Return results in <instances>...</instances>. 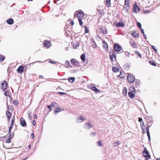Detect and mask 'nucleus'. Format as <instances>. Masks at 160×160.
<instances>
[{"mask_svg":"<svg viewBox=\"0 0 160 160\" xmlns=\"http://www.w3.org/2000/svg\"><path fill=\"white\" fill-rule=\"evenodd\" d=\"M123 68L125 70H128L129 69L130 65L128 63H126L124 65Z\"/></svg>","mask_w":160,"mask_h":160,"instance_id":"22","label":"nucleus"},{"mask_svg":"<svg viewBox=\"0 0 160 160\" xmlns=\"http://www.w3.org/2000/svg\"><path fill=\"white\" fill-rule=\"evenodd\" d=\"M127 88L126 87H124L123 88V90H122V94L124 96H126L127 95Z\"/></svg>","mask_w":160,"mask_h":160,"instance_id":"17","label":"nucleus"},{"mask_svg":"<svg viewBox=\"0 0 160 160\" xmlns=\"http://www.w3.org/2000/svg\"><path fill=\"white\" fill-rule=\"evenodd\" d=\"M124 53L126 56H127L128 57H129L130 55V53L128 52V51H125L124 52Z\"/></svg>","mask_w":160,"mask_h":160,"instance_id":"43","label":"nucleus"},{"mask_svg":"<svg viewBox=\"0 0 160 160\" xmlns=\"http://www.w3.org/2000/svg\"><path fill=\"white\" fill-rule=\"evenodd\" d=\"M12 138V137H8V139L6 140V142L7 143H9L11 142V139Z\"/></svg>","mask_w":160,"mask_h":160,"instance_id":"38","label":"nucleus"},{"mask_svg":"<svg viewBox=\"0 0 160 160\" xmlns=\"http://www.w3.org/2000/svg\"><path fill=\"white\" fill-rule=\"evenodd\" d=\"M100 30H101V32H102V33H104V29H103V28H101Z\"/></svg>","mask_w":160,"mask_h":160,"instance_id":"61","label":"nucleus"},{"mask_svg":"<svg viewBox=\"0 0 160 160\" xmlns=\"http://www.w3.org/2000/svg\"><path fill=\"white\" fill-rule=\"evenodd\" d=\"M77 119H78V122H82L83 121H84L85 120L84 118H82V116L78 117Z\"/></svg>","mask_w":160,"mask_h":160,"instance_id":"18","label":"nucleus"},{"mask_svg":"<svg viewBox=\"0 0 160 160\" xmlns=\"http://www.w3.org/2000/svg\"><path fill=\"white\" fill-rule=\"evenodd\" d=\"M124 78V74L122 73H121V76L120 77V78Z\"/></svg>","mask_w":160,"mask_h":160,"instance_id":"59","label":"nucleus"},{"mask_svg":"<svg viewBox=\"0 0 160 160\" xmlns=\"http://www.w3.org/2000/svg\"><path fill=\"white\" fill-rule=\"evenodd\" d=\"M49 62L52 64H56L57 62H53L51 60H49Z\"/></svg>","mask_w":160,"mask_h":160,"instance_id":"51","label":"nucleus"},{"mask_svg":"<svg viewBox=\"0 0 160 160\" xmlns=\"http://www.w3.org/2000/svg\"><path fill=\"white\" fill-rule=\"evenodd\" d=\"M146 132H149V128L147 127L146 128Z\"/></svg>","mask_w":160,"mask_h":160,"instance_id":"63","label":"nucleus"},{"mask_svg":"<svg viewBox=\"0 0 160 160\" xmlns=\"http://www.w3.org/2000/svg\"><path fill=\"white\" fill-rule=\"evenodd\" d=\"M137 10H138V11H139L140 10V9L139 8L137 4L135 3V5L133 6V12L134 13H137Z\"/></svg>","mask_w":160,"mask_h":160,"instance_id":"8","label":"nucleus"},{"mask_svg":"<svg viewBox=\"0 0 160 160\" xmlns=\"http://www.w3.org/2000/svg\"><path fill=\"white\" fill-rule=\"evenodd\" d=\"M9 137H12H12L14 136V134L13 133H12V134H11V132H10V133H9Z\"/></svg>","mask_w":160,"mask_h":160,"instance_id":"60","label":"nucleus"},{"mask_svg":"<svg viewBox=\"0 0 160 160\" xmlns=\"http://www.w3.org/2000/svg\"><path fill=\"white\" fill-rule=\"evenodd\" d=\"M102 44L103 45V48H106V51H108V46L105 41H102Z\"/></svg>","mask_w":160,"mask_h":160,"instance_id":"21","label":"nucleus"},{"mask_svg":"<svg viewBox=\"0 0 160 160\" xmlns=\"http://www.w3.org/2000/svg\"><path fill=\"white\" fill-rule=\"evenodd\" d=\"M6 115L7 117H11L12 116V114L8 110L6 111Z\"/></svg>","mask_w":160,"mask_h":160,"instance_id":"31","label":"nucleus"},{"mask_svg":"<svg viewBox=\"0 0 160 160\" xmlns=\"http://www.w3.org/2000/svg\"><path fill=\"white\" fill-rule=\"evenodd\" d=\"M70 62L73 66L77 67L79 65V62L75 59H72L70 60Z\"/></svg>","mask_w":160,"mask_h":160,"instance_id":"5","label":"nucleus"},{"mask_svg":"<svg viewBox=\"0 0 160 160\" xmlns=\"http://www.w3.org/2000/svg\"><path fill=\"white\" fill-rule=\"evenodd\" d=\"M78 22H79V25L82 26V25L83 24V22L82 21V19L80 18H78Z\"/></svg>","mask_w":160,"mask_h":160,"instance_id":"35","label":"nucleus"},{"mask_svg":"<svg viewBox=\"0 0 160 160\" xmlns=\"http://www.w3.org/2000/svg\"><path fill=\"white\" fill-rule=\"evenodd\" d=\"M24 68L22 66H20L18 68L17 71L19 73H22L23 72Z\"/></svg>","mask_w":160,"mask_h":160,"instance_id":"15","label":"nucleus"},{"mask_svg":"<svg viewBox=\"0 0 160 160\" xmlns=\"http://www.w3.org/2000/svg\"><path fill=\"white\" fill-rule=\"evenodd\" d=\"M76 15L78 18H83L84 16V13L82 10H79L78 12L76 11L74 14V17Z\"/></svg>","mask_w":160,"mask_h":160,"instance_id":"2","label":"nucleus"},{"mask_svg":"<svg viewBox=\"0 0 160 160\" xmlns=\"http://www.w3.org/2000/svg\"><path fill=\"white\" fill-rule=\"evenodd\" d=\"M73 44V46L74 48H76L79 46V44L78 43H74Z\"/></svg>","mask_w":160,"mask_h":160,"instance_id":"32","label":"nucleus"},{"mask_svg":"<svg viewBox=\"0 0 160 160\" xmlns=\"http://www.w3.org/2000/svg\"><path fill=\"white\" fill-rule=\"evenodd\" d=\"M129 0H125L124 6H129Z\"/></svg>","mask_w":160,"mask_h":160,"instance_id":"37","label":"nucleus"},{"mask_svg":"<svg viewBox=\"0 0 160 160\" xmlns=\"http://www.w3.org/2000/svg\"><path fill=\"white\" fill-rule=\"evenodd\" d=\"M129 43L130 45L133 48H137V47L136 43L132 40H130Z\"/></svg>","mask_w":160,"mask_h":160,"instance_id":"9","label":"nucleus"},{"mask_svg":"<svg viewBox=\"0 0 160 160\" xmlns=\"http://www.w3.org/2000/svg\"><path fill=\"white\" fill-rule=\"evenodd\" d=\"M150 155H148L147 156L144 155V157L146 158L144 160H148V159L150 158Z\"/></svg>","mask_w":160,"mask_h":160,"instance_id":"45","label":"nucleus"},{"mask_svg":"<svg viewBox=\"0 0 160 160\" xmlns=\"http://www.w3.org/2000/svg\"><path fill=\"white\" fill-rule=\"evenodd\" d=\"M80 58L82 61H84L85 60V54H82L80 56Z\"/></svg>","mask_w":160,"mask_h":160,"instance_id":"25","label":"nucleus"},{"mask_svg":"<svg viewBox=\"0 0 160 160\" xmlns=\"http://www.w3.org/2000/svg\"><path fill=\"white\" fill-rule=\"evenodd\" d=\"M20 123L21 125L23 127H24L27 125L25 120L23 118H21L20 120Z\"/></svg>","mask_w":160,"mask_h":160,"instance_id":"10","label":"nucleus"},{"mask_svg":"<svg viewBox=\"0 0 160 160\" xmlns=\"http://www.w3.org/2000/svg\"><path fill=\"white\" fill-rule=\"evenodd\" d=\"M147 136L148 138V140L149 141H150L151 140V138H150V135L149 132H147Z\"/></svg>","mask_w":160,"mask_h":160,"instance_id":"47","label":"nucleus"},{"mask_svg":"<svg viewBox=\"0 0 160 160\" xmlns=\"http://www.w3.org/2000/svg\"><path fill=\"white\" fill-rule=\"evenodd\" d=\"M65 64L67 65H69L70 64L68 60H66L65 62Z\"/></svg>","mask_w":160,"mask_h":160,"instance_id":"52","label":"nucleus"},{"mask_svg":"<svg viewBox=\"0 0 160 160\" xmlns=\"http://www.w3.org/2000/svg\"><path fill=\"white\" fill-rule=\"evenodd\" d=\"M58 94H60V95H64V94L67 95V94L66 93L63 92H58Z\"/></svg>","mask_w":160,"mask_h":160,"instance_id":"56","label":"nucleus"},{"mask_svg":"<svg viewBox=\"0 0 160 160\" xmlns=\"http://www.w3.org/2000/svg\"><path fill=\"white\" fill-rule=\"evenodd\" d=\"M140 30L141 31V32L143 34H144V30L142 28H140Z\"/></svg>","mask_w":160,"mask_h":160,"instance_id":"64","label":"nucleus"},{"mask_svg":"<svg viewBox=\"0 0 160 160\" xmlns=\"http://www.w3.org/2000/svg\"><path fill=\"white\" fill-rule=\"evenodd\" d=\"M128 95L129 97L131 98H133L135 96V94L132 92H129Z\"/></svg>","mask_w":160,"mask_h":160,"instance_id":"19","label":"nucleus"},{"mask_svg":"<svg viewBox=\"0 0 160 160\" xmlns=\"http://www.w3.org/2000/svg\"><path fill=\"white\" fill-rule=\"evenodd\" d=\"M77 72V71L76 70H72L71 71V72L72 73H76Z\"/></svg>","mask_w":160,"mask_h":160,"instance_id":"54","label":"nucleus"},{"mask_svg":"<svg viewBox=\"0 0 160 160\" xmlns=\"http://www.w3.org/2000/svg\"><path fill=\"white\" fill-rule=\"evenodd\" d=\"M63 110L64 109H61L60 108H57L55 109L54 111L55 113H57Z\"/></svg>","mask_w":160,"mask_h":160,"instance_id":"20","label":"nucleus"},{"mask_svg":"<svg viewBox=\"0 0 160 160\" xmlns=\"http://www.w3.org/2000/svg\"><path fill=\"white\" fill-rule=\"evenodd\" d=\"M124 8L125 9H126V12L127 13L128 12H129V6H124Z\"/></svg>","mask_w":160,"mask_h":160,"instance_id":"33","label":"nucleus"},{"mask_svg":"<svg viewBox=\"0 0 160 160\" xmlns=\"http://www.w3.org/2000/svg\"><path fill=\"white\" fill-rule=\"evenodd\" d=\"M111 1L110 0H106V4L107 7H109L111 6Z\"/></svg>","mask_w":160,"mask_h":160,"instance_id":"28","label":"nucleus"},{"mask_svg":"<svg viewBox=\"0 0 160 160\" xmlns=\"http://www.w3.org/2000/svg\"><path fill=\"white\" fill-rule=\"evenodd\" d=\"M7 22L9 25H12L14 23V21L12 18H10L7 20Z\"/></svg>","mask_w":160,"mask_h":160,"instance_id":"16","label":"nucleus"},{"mask_svg":"<svg viewBox=\"0 0 160 160\" xmlns=\"http://www.w3.org/2000/svg\"><path fill=\"white\" fill-rule=\"evenodd\" d=\"M124 25V24L121 22H119L117 23L116 26L118 27H122Z\"/></svg>","mask_w":160,"mask_h":160,"instance_id":"23","label":"nucleus"},{"mask_svg":"<svg viewBox=\"0 0 160 160\" xmlns=\"http://www.w3.org/2000/svg\"><path fill=\"white\" fill-rule=\"evenodd\" d=\"M9 93V92L7 91H6L4 93V95L5 96H9V95H8V94Z\"/></svg>","mask_w":160,"mask_h":160,"instance_id":"53","label":"nucleus"},{"mask_svg":"<svg viewBox=\"0 0 160 160\" xmlns=\"http://www.w3.org/2000/svg\"><path fill=\"white\" fill-rule=\"evenodd\" d=\"M5 58L4 57V56L2 55H0V62H3Z\"/></svg>","mask_w":160,"mask_h":160,"instance_id":"34","label":"nucleus"},{"mask_svg":"<svg viewBox=\"0 0 160 160\" xmlns=\"http://www.w3.org/2000/svg\"><path fill=\"white\" fill-rule=\"evenodd\" d=\"M138 121L140 122V123H141V122H142V121H142V119L140 118H138Z\"/></svg>","mask_w":160,"mask_h":160,"instance_id":"62","label":"nucleus"},{"mask_svg":"<svg viewBox=\"0 0 160 160\" xmlns=\"http://www.w3.org/2000/svg\"><path fill=\"white\" fill-rule=\"evenodd\" d=\"M90 88L91 89L94 91L96 92H101L100 90L98 89L95 86L91 87V85H90Z\"/></svg>","mask_w":160,"mask_h":160,"instance_id":"13","label":"nucleus"},{"mask_svg":"<svg viewBox=\"0 0 160 160\" xmlns=\"http://www.w3.org/2000/svg\"><path fill=\"white\" fill-rule=\"evenodd\" d=\"M149 63L151 64L154 66H156V64L153 61H149Z\"/></svg>","mask_w":160,"mask_h":160,"instance_id":"40","label":"nucleus"},{"mask_svg":"<svg viewBox=\"0 0 160 160\" xmlns=\"http://www.w3.org/2000/svg\"><path fill=\"white\" fill-rule=\"evenodd\" d=\"M96 132H92L90 133V136L92 137H94L96 135Z\"/></svg>","mask_w":160,"mask_h":160,"instance_id":"50","label":"nucleus"},{"mask_svg":"<svg viewBox=\"0 0 160 160\" xmlns=\"http://www.w3.org/2000/svg\"><path fill=\"white\" fill-rule=\"evenodd\" d=\"M75 80V78L74 77H70L68 79V81H69L71 82V83H73Z\"/></svg>","mask_w":160,"mask_h":160,"instance_id":"27","label":"nucleus"},{"mask_svg":"<svg viewBox=\"0 0 160 160\" xmlns=\"http://www.w3.org/2000/svg\"><path fill=\"white\" fill-rule=\"evenodd\" d=\"M18 102V101L17 100L15 99L13 101V103L15 106H16L17 105Z\"/></svg>","mask_w":160,"mask_h":160,"instance_id":"39","label":"nucleus"},{"mask_svg":"<svg viewBox=\"0 0 160 160\" xmlns=\"http://www.w3.org/2000/svg\"><path fill=\"white\" fill-rule=\"evenodd\" d=\"M120 141L116 142H114L113 143V146L114 147H116L119 145L120 144Z\"/></svg>","mask_w":160,"mask_h":160,"instance_id":"26","label":"nucleus"},{"mask_svg":"<svg viewBox=\"0 0 160 160\" xmlns=\"http://www.w3.org/2000/svg\"><path fill=\"white\" fill-rule=\"evenodd\" d=\"M47 108L49 109V111H51L52 110V106L51 105H49L47 106Z\"/></svg>","mask_w":160,"mask_h":160,"instance_id":"49","label":"nucleus"},{"mask_svg":"<svg viewBox=\"0 0 160 160\" xmlns=\"http://www.w3.org/2000/svg\"><path fill=\"white\" fill-rule=\"evenodd\" d=\"M134 81L135 82L134 84L135 85L134 87H135L136 88H138V90H139L138 88L140 87V80L138 79H135V80Z\"/></svg>","mask_w":160,"mask_h":160,"instance_id":"6","label":"nucleus"},{"mask_svg":"<svg viewBox=\"0 0 160 160\" xmlns=\"http://www.w3.org/2000/svg\"><path fill=\"white\" fill-rule=\"evenodd\" d=\"M97 144L98 146H102L103 145L102 143V142L100 141L97 142Z\"/></svg>","mask_w":160,"mask_h":160,"instance_id":"46","label":"nucleus"},{"mask_svg":"<svg viewBox=\"0 0 160 160\" xmlns=\"http://www.w3.org/2000/svg\"><path fill=\"white\" fill-rule=\"evenodd\" d=\"M140 123V125H141V126H144V128L146 127L144 125V123L143 121H142V122H141V123Z\"/></svg>","mask_w":160,"mask_h":160,"instance_id":"55","label":"nucleus"},{"mask_svg":"<svg viewBox=\"0 0 160 160\" xmlns=\"http://www.w3.org/2000/svg\"><path fill=\"white\" fill-rule=\"evenodd\" d=\"M151 47L154 50V51H155V52L156 53H157L158 52V51L157 50V49H156L155 48V47L154 46H153V45H151Z\"/></svg>","mask_w":160,"mask_h":160,"instance_id":"42","label":"nucleus"},{"mask_svg":"<svg viewBox=\"0 0 160 160\" xmlns=\"http://www.w3.org/2000/svg\"><path fill=\"white\" fill-rule=\"evenodd\" d=\"M85 128H87L88 129H89L93 127V125L91 124L89 122H88L85 124Z\"/></svg>","mask_w":160,"mask_h":160,"instance_id":"12","label":"nucleus"},{"mask_svg":"<svg viewBox=\"0 0 160 160\" xmlns=\"http://www.w3.org/2000/svg\"><path fill=\"white\" fill-rule=\"evenodd\" d=\"M8 97H9L10 98V102H12L13 101V98L10 96H8Z\"/></svg>","mask_w":160,"mask_h":160,"instance_id":"57","label":"nucleus"},{"mask_svg":"<svg viewBox=\"0 0 160 160\" xmlns=\"http://www.w3.org/2000/svg\"><path fill=\"white\" fill-rule=\"evenodd\" d=\"M135 79V77L134 75L131 73H128L127 76V79L130 83H133Z\"/></svg>","mask_w":160,"mask_h":160,"instance_id":"1","label":"nucleus"},{"mask_svg":"<svg viewBox=\"0 0 160 160\" xmlns=\"http://www.w3.org/2000/svg\"><path fill=\"white\" fill-rule=\"evenodd\" d=\"M52 106V108L56 107H57V104L55 102H52L51 105Z\"/></svg>","mask_w":160,"mask_h":160,"instance_id":"36","label":"nucleus"},{"mask_svg":"<svg viewBox=\"0 0 160 160\" xmlns=\"http://www.w3.org/2000/svg\"><path fill=\"white\" fill-rule=\"evenodd\" d=\"M149 152L147 150V148L146 147L144 148L143 151L142 152V154L143 156L144 157V155L145 156H147L148 155H150L149 154Z\"/></svg>","mask_w":160,"mask_h":160,"instance_id":"11","label":"nucleus"},{"mask_svg":"<svg viewBox=\"0 0 160 160\" xmlns=\"http://www.w3.org/2000/svg\"><path fill=\"white\" fill-rule=\"evenodd\" d=\"M137 25L138 27L139 28H142L141 27H142V25H141V23L139 22H137Z\"/></svg>","mask_w":160,"mask_h":160,"instance_id":"41","label":"nucleus"},{"mask_svg":"<svg viewBox=\"0 0 160 160\" xmlns=\"http://www.w3.org/2000/svg\"><path fill=\"white\" fill-rule=\"evenodd\" d=\"M114 49L117 52H119L121 51L122 47L118 44L115 43L114 46Z\"/></svg>","mask_w":160,"mask_h":160,"instance_id":"4","label":"nucleus"},{"mask_svg":"<svg viewBox=\"0 0 160 160\" xmlns=\"http://www.w3.org/2000/svg\"><path fill=\"white\" fill-rule=\"evenodd\" d=\"M30 138H32V139L33 138H34V134L33 133H31V135H30Z\"/></svg>","mask_w":160,"mask_h":160,"instance_id":"58","label":"nucleus"},{"mask_svg":"<svg viewBox=\"0 0 160 160\" xmlns=\"http://www.w3.org/2000/svg\"><path fill=\"white\" fill-rule=\"evenodd\" d=\"M7 84H8L7 82L6 81H4L2 83V89L4 91L7 89Z\"/></svg>","mask_w":160,"mask_h":160,"instance_id":"7","label":"nucleus"},{"mask_svg":"<svg viewBox=\"0 0 160 160\" xmlns=\"http://www.w3.org/2000/svg\"><path fill=\"white\" fill-rule=\"evenodd\" d=\"M135 53L137 55V56L140 58H142V56L141 54L137 51H136Z\"/></svg>","mask_w":160,"mask_h":160,"instance_id":"29","label":"nucleus"},{"mask_svg":"<svg viewBox=\"0 0 160 160\" xmlns=\"http://www.w3.org/2000/svg\"><path fill=\"white\" fill-rule=\"evenodd\" d=\"M146 125H147V127L150 128L152 125V123L150 124V123H149L148 122H147Z\"/></svg>","mask_w":160,"mask_h":160,"instance_id":"48","label":"nucleus"},{"mask_svg":"<svg viewBox=\"0 0 160 160\" xmlns=\"http://www.w3.org/2000/svg\"><path fill=\"white\" fill-rule=\"evenodd\" d=\"M129 90L131 91L130 92H135V87L131 86V88Z\"/></svg>","mask_w":160,"mask_h":160,"instance_id":"30","label":"nucleus"},{"mask_svg":"<svg viewBox=\"0 0 160 160\" xmlns=\"http://www.w3.org/2000/svg\"><path fill=\"white\" fill-rule=\"evenodd\" d=\"M50 42L49 41L47 40H45L43 42V44L45 47H46L47 48H49L50 46Z\"/></svg>","mask_w":160,"mask_h":160,"instance_id":"14","label":"nucleus"},{"mask_svg":"<svg viewBox=\"0 0 160 160\" xmlns=\"http://www.w3.org/2000/svg\"><path fill=\"white\" fill-rule=\"evenodd\" d=\"M112 71L114 72H117L119 71V69L118 68L113 66L112 67Z\"/></svg>","mask_w":160,"mask_h":160,"instance_id":"24","label":"nucleus"},{"mask_svg":"<svg viewBox=\"0 0 160 160\" xmlns=\"http://www.w3.org/2000/svg\"><path fill=\"white\" fill-rule=\"evenodd\" d=\"M84 28H85V33H88L89 32V31H88V28L86 26H84Z\"/></svg>","mask_w":160,"mask_h":160,"instance_id":"44","label":"nucleus"},{"mask_svg":"<svg viewBox=\"0 0 160 160\" xmlns=\"http://www.w3.org/2000/svg\"><path fill=\"white\" fill-rule=\"evenodd\" d=\"M116 55L115 54L113 50H112L110 52V59L111 61H115L116 60Z\"/></svg>","mask_w":160,"mask_h":160,"instance_id":"3","label":"nucleus"}]
</instances>
